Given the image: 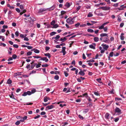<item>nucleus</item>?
<instances>
[{
	"mask_svg": "<svg viewBox=\"0 0 126 126\" xmlns=\"http://www.w3.org/2000/svg\"><path fill=\"white\" fill-rule=\"evenodd\" d=\"M24 19L25 22H29L30 23V24H29V25L31 26H32L33 25V22L36 20V19L33 17L29 18H24Z\"/></svg>",
	"mask_w": 126,
	"mask_h": 126,
	"instance_id": "obj_1",
	"label": "nucleus"
},
{
	"mask_svg": "<svg viewBox=\"0 0 126 126\" xmlns=\"http://www.w3.org/2000/svg\"><path fill=\"white\" fill-rule=\"evenodd\" d=\"M31 94L30 91H28L27 92H25L22 94V96H25L27 95H30Z\"/></svg>",
	"mask_w": 126,
	"mask_h": 126,
	"instance_id": "obj_2",
	"label": "nucleus"
},
{
	"mask_svg": "<svg viewBox=\"0 0 126 126\" xmlns=\"http://www.w3.org/2000/svg\"><path fill=\"white\" fill-rule=\"evenodd\" d=\"M101 46L103 47V48L106 50H107L109 47V46L104 44H102Z\"/></svg>",
	"mask_w": 126,
	"mask_h": 126,
	"instance_id": "obj_3",
	"label": "nucleus"
},
{
	"mask_svg": "<svg viewBox=\"0 0 126 126\" xmlns=\"http://www.w3.org/2000/svg\"><path fill=\"white\" fill-rule=\"evenodd\" d=\"M103 40L102 41L103 42H105L106 43H109L110 42V40L107 38H103Z\"/></svg>",
	"mask_w": 126,
	"mask_h": 126,
	"instance_id": "obj_4",
	"label": "nucleus"
},
{
	"mask_svg": "<svg viewBox=\"0 0 126 126\" xmlns=\"http://www.w3.org/2000/svg\"><path fill=\"white\" fill-rule=\"evenodd\" d=\"M39 60L44 61L45 62H47L48 61V59L46 57H41V59Z\"/></svg>",
	"mask_w": 126,
	"mask_h": 126,
	"instance_id": "obj_5",
	"label": "nucleus"
},
{
	"mask_svg": "<svg viewBox=\"0 0 126 126\" xmlns=\"http://www.w3.org/2000/svg\"><path fill=\"white\" fill-rule=\"evenodd\" d=\"M92 45H89V47L91 48L94 49H95V47L96 46V44L95 43H93L92 44Z\"/></svg>",
	"mask_w": 126,
	"mask_h": 126,
	"instance_id": "obj_6",
	"label": "nucleus"
},
{
	"mask_svg": "<svg viewBox=\"0 0 126 126\" xmlns=\"http://www.w3.org/2000/svg\"><path fill=\"white\" fill-rule=\"evenodd\" d=\"M54 107V106L53 105H51L50 106H47L46 107V110H49L50 109H52Z\"/></svg>",
	"mask_w": 126,
	"mask_h": 126,
	"instance_id": "obj_7",
	"label": "nucleus"
},
{
	"mask_svg": "<svg viewBox=\"0 0 126 126\" xmlns=\"http://www.w3.org/2000/svg\"><path fill=\"white\" fill-rule=\"evenodd\" d=\"M115 111L116 112H117L118 113H121V110L119 108L116 107L115 109Z\"/></svg>",
	"mask_w": 126,
	"mask_h": 126,
	"instance_id": "obj_8",
	"label": "nucleus"
},
{
	"mask_svg": "<svg viewBox=\"0 0 126 126\" xmlns=\"http://www.w3.org/2000/svg\"><path fill=\"white\" fill-rule=\"evenodd\" d=\"M55 5H53L49 8H47V10H48L49 11L51 10H53L55 9Z\"/></svg>",
	"mask_w": 126,
	"mask_h": 126,
	"instance_id": "obj_9",
	"label": "nucleus"
},
{
	"mask_svg": "<svg viewBox=\"0 0 126 126\" xmlns=\"http://www.w3.org/2000/svg\"><path fill=\"white\" fill-rule=\"evenodd\" d=\"M73 18H72L71 17H70L67 19L66 20V21L68 23H70V22L72 20H73Z\"/></svg>",
	"mask_w": 126,
	"mask_h": 126,
	"instance_id": "obj_10",
	"label": "nucleus"
},
{
	"mask_svg": "<svg viewBox=\"0 0 126 126\" xmlns=\"http://www.w3.org/2000/svg\"><path fill=\"white\" fill-rule=\"evenodd\" d=\"M32 51H33L35 53H39L40 52V51L37 49L34 48L31 50Z\"/></svg>",
	"mask_w": 126,
	"mask_h": 126,
	"instance_id": "obj_11",
	"label": "nucleus"
},
{
	"mask_svg": "<svg viewBox=\"0 0 126 126\" xmlns=\"http://www.w3.org/2000/svg\"><path fill=\"white\" fill-rule=\"evenodd\" d=\"M110 115V114L108 113H107L105 115V118L107 119H109V116Z\"/></svg>",
	"mask_w": 126,
	"mask_h": 126,
	"instance_id": "obj_12",
	"label": "nucleus"
},
{
	"mask_svg": "<svg viewBox=\"0 0 126 126\" xmlns=\"http://www.w3.org/2000/svg\"><path fill=\"white\" fill-rule=\"evenodd\" d=\"M100 36L101 37L104 36L108 37V36L107 34L106 33H102L100 34Z\"/></svg>",
	"mask_w": 126,
	"mask_h": 126,
	"instance_id": "obj_13",
	"label": "nucleus"
},
{
	"mask_svg": "<svg viewBox=\"0 0 126 126\" xmlns=\"http://www.w3.org/2000/svg\"><path fill=\"white\" fill-rule=\"evenodd\" d=\"M47 10V9H44L42 8H41L39 10V13H42L43 12H44L45 11H46Z\"/></svg>",
	"mask_w": 126,
	"mask_h": 126,
	"instance_id": "obj_14",
	"label": "nucleus"
},
{
	"mask_svg": "<svg viewBox=\"0 0 126 126\" xmlns=\"http://www.w3.org/2000/svg\"><path fill=\"white\" fill-rule=\"evenodd\" d=\"M79 74L81 75L82 76H84L85 75V73L84 72V71H82L81 70V71L79 72Z\"/></svg>",
	"mask_w": 126,
	"mask_h": 126,
	"instance_id": "obj_15",
	"label": "nucleus"
},
{
	"mask_svg": "<svg viewBox=\"0 0 126 126\" xmlns=\"http://www.w3.org/2000/svg\"><path fill=\"white\" fill-rule=\"evenodd\" d=\"M11 95H9V96L10 98L14 99H15L14 97V96L13 95V92H11Z\"/></svg>",
	"mask_w": 126,
	"mask_h": 126,
	"instance_id": "obj_16",
	"label": "nucleus"
},
{
	"mask_svg": "<svg viewBox=\"0 0 126 126\" xmlns=\"http://www.w3.org/2000/svg\"><path fill=\"white\" fill-rule=\"evenodd\" d=\"M67 38L65 37L63 38H61L60 40V41H63L62 42H63L64 41H65L67 40Z\"/></svg>",
	"mask_w": 126,
	"mask_h": 126,
	"instance_id": "obj_17",
	"label": "nucleus"
},
{
	"mask_svg": "<svg viewBox=\"0 0 126 126\" xmlns=\"http://www.w3.org/2000/svg\"><path fill=\"white\" fill-rule=\"evenodd\" d=\"M65 6L67 8H69L70 6V3L69 2H66V3Z\"/></svg>",
	"mask_w": 126,
	"mask_h": 126,
	"instance_id": "obj_18",
	"label": "nucleus"
},
{
	"mask_svg": "<svg viewBox=\"0 0 126 126\" xmlns=\"http://www.w3.org/2000/svg\"><path fill=\"white\" fill-rule=\"evenodd\" d=\"M124 35V34L123 33H122L121 34V35L120 36V39L121 40H123L124 39V37L123 36Z\"/></svg>",
	"mask_w": 126,
	"mask_h": 126,
	"instance_id": "obj_19",
	"label": "nucleus"
},
{
	"mask_svg": "<svg viewBox=\"0 0 126 126\" xmlns=\"http://www.w3.org/2000/svg\"><path fill=\"white\" fill-rule=\"evenodd\" d=\"M44 55L45 56L48 57V58H50L51 56L50 55V54L49 53H45Z\"/></svg>",
	"mask_w": 126,
	"mask_h": 126,
	"instance_id": "obj_20",
	"label": "nucleus"
},
{
	"mask_svg": "<svg viewBox=\"0 0 126 126\" xmlns=\"http://www.w3.org/2000/svg\"><path fill=\"white\" fill-rule=\"evenodd\" d=\"M36 64L37 63H34V64H32L31 66V68L29 69H33L36 65Z\"/></svg>",
	"mask_w": 126,
	"mask_h": 126,
	"instance_id": "obj_21",
	"label": "nucleus"
},
{
	"mask_svg": "<svg viewBox=\"0 0 126 126\" xmlns=\"http://www.w3.org/2000/svg\"><path fill=\"white\" fill-rule=\"evenodd\" d=\"M110 9V8L109 7H104V10H109Z\"/></svg>",
	"mask_w": 126,
	"mask_h": 126,
	"instance_id": "obj_22",
	"label": "nucleus"
},
{
	"mask_svg": "<svg viewBox=\"0 0 126 126\" xmlns=\"http://www.w3.org/2000/svg\"><path fill=\"white\" fill-rule=\"evenodd\" d=\"M99 38L97 37H94V40L95 42H97L99 40Z\"/></svg>",
	"mask_w": 126,
	"mask_h": 126,
	"instance_id": "obj_23",
	"label": "nucleus"
},
{
	"mask_svg": "<svg viewBox=\"0 0 126 126\" xmlns=\"http://www.w3.org/2000/svg\"><path fill=\"white\" fill-rule=\"evenodd\" d=\"M7 82L8 84H10L12 83V81L10 79H9L7 81Z\"/></svg>",
	"mask_w": 126,
	"mask_h": 126,
	"instance_id": "obj_24",
	"label": "nucleus"
},
{
	"mask_svg": "<svg viewBox=\"0 0 126 126\" xmlns=\"http://www.w3.org/2000/svg\"><path fill=\"white\" fill-rule=\"evenodd\" d=\"M87 31L88 32L91 33L93 32H94V31L93 30L90 29H88Z\"/></svg>",
	"mask_w": 126,
	"mask_h": 126,
	"instance_id": "obj_25",
	"label": "nucleus"
},
{
	"mask_svg": "<svg viewBox=\"0 0 126 126\" xmlns=\"http://www.w3.org/2000/svg\"><path fill=\"white\" fill-rule=\"evenodd\" d=\"M36 91V90L35 89H33L31 90V91L30 92L31 94H33Z\"/></svg>",
	"mask_w": 126,
	"mask_h": 126,
	"instance_id": "obj_26",
	"label": "nucleus"
},
{
	"mask_svg": "<svg viewBox=\"0 0 126 126\" xmlns=\"http://www.w3.org/2000/svg\"><path fill=\"white\" fill-rule=\"evenodd\" d=\"M93 16V14L91 12L89 13L87 15L88 17H90L92 16Z\"/></svg>",
	"mask_w": 126,
	"mask_h": 126,
	"instance_id": "obj_27",
	"label": "nucleus"
},
{
	"mask_svg": "<svg viewBox=\"0 0 126 126\" xmlns=\"http://www.w3.org/2000/svg\"><path fill=\"white\" fill-rule=\"evenodd\" d=\"M101 78L98 79H96V80L97 82H99V83H102V82H101Z\"/></svg>",
	"mask_w": 126,
	"mask_h": 126,
	"instance_id": "obj_28",
	"label": "nucleus"
},
{
	"mask_svg": "<svg viewBox=\"0 0 126 126\" xmlns=\"http://www.w3.org/2000/svg\"><path fill=\"white\" fill-rule=\"evenodd\" d=\"M82 95L84 96H85L87 99L88 98V94L87 93H85L83 94Z\"/></svg>",
	"mask_w": 126,
	"mask_h": 126,
	"instance_id": "obj_29",
	"label": "nucleus"
},
{
	"mask_svg": "<svg viewBox=\"0 0 126 126\" xmlns=\"http://www.w3.org/2000/svg\"><path fill=\"white\" fill-rule=\"evenodd\" d=\"M59 26L57 24H56L53 25V28H56L58 27Z\"/></svg>",
	"mask_w": 126,
	"mask_h": 126,
	"instance_id": "obj_30",
	"label": "nucleus"
},
{
	"mask_svg": "<svg viewBox=\"0 0 126 126\" xmlns=\"http://www.w3.org/2000/svg\"><path fill=\"white\" fill-rule=\"evenodd\" d=\"M98 28L99 29H103L104 27V25L102 24V25L100 26H98Z\"/></svg>",
	"mask_w": 126,
	"mask_h": 126,
	"instance_id": "obj_31",
	"label": "nucleus"
},
{
	"mask_svg": "<svg viewBox=\"0 0 126 126\" xmlns=\"http://www.w3.org/2000/svg\"><path fill=\"white\" fill-rule=\"evenodd\" d=\"M41 65V64L40 63H38V64L37 63L35 67L37 68L39 67H40Z\"/></svg>",
	"mask_w": 126,
	"mask_h": 126,
	"instance_id": "obj_32",
	"label": "nucleus"
},
{
	"mask_svg": "<svg viewBox=\"0 0 126 126\" xmlns=\"http://www.w3.org/2000/svg\"><path fill=\"white\" fill-rule=\"evenodd\" d=\"M56 32H53L50 33V35L51 36H53L55 34H56Z\"/></svg>",
	"mask_w": 126,
	"mask_h": 126,
	"instance_id": "obj_33",
	"label": "nucleus"
},
{
	"mask_svg": "<svg viewBox=\"0 0 126 126\" xmlns=\"http://www.w3.org/2000/svg\"><path fill=\"white\" fill-rule=\"evenodd\" d=\"M21 72H18L15 74V75L16 76H17L21 75Z\"/></svg>",
	"mask_w": 126,
	"mask_h": 126,
	"instance_id": "obj_34",
	"label": "nucleus"
},
{
	"mask_svg": "<svg viewBox=\"0 0 126 126\" xmlns=\"http://www.w3.org/2000/svg\"><path fill=\"white\" fill-rule=\"evenodd\" d=\"M59 77L57 75H56L54 77V78L55 79L57 80H58L59 79Z\"/></svg>",
	"mask_w": 126,
	"mask_h": 126,
	"instance_id": "obj_35",
	"label": "nucleus"
},
{
	"mask_svg": "<svg viewBox=\"0 0 126 126\" xmlns=\"http://www.w3.org/2000/svg\"><path fill=\"white\" fill-rule=\"evenodd\" d=\"M48 66V65L47 64H42V66L43 67H46Z\"/></svg>",
	"mask_w": 126,
	"mask_h": 126,
	"instance_id": "obj_36",
	"label": "nucleus"
},
{
	"mask_svg": "<svg viewBox=\"0 0 126 126\" xmlns=\"http://www.w3.org/2000/svg\"><path fill=\"white\" fill-rule=\"evenodd\" d=\"M90 22H91V24L92 25L94 24L97 23V22L95 21H90Z\"/></svg>",
	"mask_w": 126,
	"mask_h": 126,
	"instance_id": "obj_37",
	"label": "nucleus"
},
{
	"mask_svg": "<svg viewBox=\"0 0 126 126\" xmlns=\"http://www.w3.org/2000/svg\"><path fill=\"white\" fill-rule=\"evenodd\" d=\"M55 23V20H53L51 23V25H53Z\"/></svg>",
	"mask_w": 126,
	"mask_h": 126,
	"instance_id": "obj_38",
	"label": "nucleus"
},
{
	"mask_svg": "<svg viewBox=\"0 0 126 126\" xmlns=\"http://www.w3.org/2000/svg\"><path fill=\"white\" fill-rule=\"evenodd\" d=\"M33 57L35 58H37V59L39 58H41V57L40 56H33Z\"/></svg>",
	"mask_w": 126,
	"mask_h": 126,
	"instance_id": "obj_39",
	"label": "nucleus"
},
{
	"mask_svg": "<svg viewBox=\"0 0 126 126\" xmlns=\"http://www.w3.org/2000/svg\"><path fill=\"white\" fill-rule=\"evenodd\" d=\"M12 58L14 59H15L17 58V56L15 54L13 55L12 56Z\"/></svg>",
	"mask_w": 126,
	"mask_h": 126,
	"instance_id": "obj_40",
	"label": "nucleus"
},
{
	"mask_svg": "<svg viewBox=\"0 0 126 126\" xmlns=\"http://www.w3.org/2000/svg\"><path fill=\"white\" fill-rule=\"evenodd\" d=\"M48 101V98L46 97H45L44 99V101L45 102H47Z\"/></svg>",
	"mask_w": 126,
	"mask_h": 126,
	"instance_id": "obj_41",
	"label": "nucleus"
},
{
	"mask_svg": "<svg viewBox=\"0 0 126 126\" xmlns=\"http://www.w3.org/2000/svg\"><path fill=\"white\" fill-rule=\"evenodd\" d=\"M32 52L31 51H29L27 53V55L29 56L31 55L32 54Z\"/></svg>",
	"mask_w": 126,
	"mask_h": 126,
	"instance_id": "obj_42",
	"label": "nucleus"
},
{
	"mask_svg": "<svg viewBox=\"0 0 126 126\" xmlns=\"http://www.w3.org/2000/svg\"><path fill=\"white\" fill-rule=\"evenodd\" d=\"M89 110V109H85L83 111V112H84V113H86Z\"/></svg>",
	"mask_w": 126,
	"mask_h": 126,
	"instance_id": "obj_43",
	"label": "nucleus"
},
{
	"mask_svg": "<svg viewBox=\"0 0 126 126\" xmlns=\"http://www.w3.org/2000/svg\"><path fill=\"white\" fill-rule=\"evenodd\" d=\"M80 23H77L76 24L75 26L76 27H78L80 25Z\"/></svg>",
	"mask_w": 126,
	"mask_h": 126,
	"instance_id": "obj_44",
	"label": "nucleus"
},
{
	"mask_svg": "<svg viewBox=\"0 0 126 126\" xmlns=\"http://www.w3.org/2000/svg\"><path fill=\"white\" fill-rule=\"evenodd\" d=\"M64 74L66 77H67L68 75V74L67 73L66 71L64 72Z\"/></svg>",
	"mask_w": 126,
	"mask_h": 126,
	"instance_id": "obj_45",
	"label": "nucleus"
},
{
	"mask_svg": "<svg viewBox=\"0 0 126 126\" xmlns=\"http://www.w3.org/2000/svg\"><path fill=\"white\" fill-rule=\"evenodd\" d=\"M113 52H110L109 54V56L111 57H112L113 56Z\"/></svg>",
	"mask_w": 126,
	"mask_h": 126,
	"instance_id": "obj_46",
	"label": "nucleus"
},
{
	"mask_svg": "<svg viewBox=\"0 0 126 126\" xmlns=\"http://www.w3.org/2000/svg\"><path fill=\"white\" fill-rule=\"evenodd\" d=\"M20 123V122L19 121H17L15 123V124L17 125H18Z\"/></svg>",
	"mask_w": 126,
	"mask_h": 126,
	"instance_id": "obj_47",
	"label": "nucleus"
},
{
	"mask_svg": "<svg viewBox=\"0 0 126 126\" xmlns=\"http://www.w3.org/2000/svg\"><path fill=\"white\" fill-rule=\"evenodd\" d=\"M94 62V60H90L88 61H87V62Z\"/></svg>",
	"mask_w": 126,
	"mask_h": 126,
	"instance_id": "obj_48",
	"label": "nucleus"
},
{
	"mask_svg": "<svg viewBox=\"0 0 126 126\" xmlns=\"http://www.w3.org/2000/svg\"><path fill=\"white\" fill-rule=\"evenodd\" d=\"M117 20L118 21H121V19L120 16H119L118 17L117 19Z\"/></svg>",
	"mask_w": 126,
	"mask_h": 126,
	"instance_id": "obj_49",
	"label": "nucleus"
},
{
	"mask_svg": "<svg viewBox=\"0 0 126 126\" xmlns=\"http://www.w3.org/2000/svg\"><path fill=\"white\" fill-rule=\"evenodd\" d=\"M15 34L16 36H17V37L19 35L18 32V31H17L15 33Z\"/></svg>",
	"mask_w": 126,
	"mask_h": 126,
	"instance_id": "obj_50",
	"label": "nucleus"
},
{
	"mask_svg": "<svg viewBox=\"0 0 126 126\" xmlns=\"http://www.w3.org/2000/svg\"><path fill=\"white\" fill-rule=\"evenodd\" d=\"M13 47L16 48H17L18 47V46L16 44H14L13 45Z\"/></svg>",
	"mask_w": 126,
	"mask_h": 126,
	"instance_id": "obj_51",
	"label": "nucleus"
},
{
	"mask_svg": "<svg viewBox=\"0 0 126 126\" xmlns=\"http://www.w3.org/2000/svg\"><path fill=\"white\" fill-rule=\"evenodd\" d=\"M118 3H115L113 5V6L114 7H117L118 6Z\"/></svg>",
	"mask_w": 126,
	"mask_h": 126,
	"instance_id": "obj_52",
	"label": "nucleus"
},
{
	"mask_svg": "<svg viewBox=\"0 0 126 126\" xmlns=\"http://www.w3.org/2000/svg\"><path fill=\"white\" fill-rule=\"evenodd\" d=\"M86 24H84L80 25V27H84L86 26Z\"/></svg>",
	"mask_w": 126,
	"mask_h": 126,
	"instance_id": "obj_53",
	"label": "nucleus"
},
{
	"mask_svg": "<svg viewBox=\"0 0 126 126\" xmlns=\"http://www.w3.org/2000/svg\"><path fill=\"white\" fill-rule=\"evenodd\" d=\"M103 29L104 32H107V31L108 28L107 27H104Z\"/></svg>",
	"mask_w": 126,
	"mask_h": 126,
	"instance_id": "obj_54",
	"label": "nucleus"
},
{
	"mask_svg": "<svg viewBox=\"0 0 126 126\" xmlns=\"http://www.w3.org/2000/svg\"><path fill=\"white\" fill-rule=\"evenodd\" d=\"M115 99L116 100L118 101L121 100L122 99L121 98L119 97L116 98Z\"/></svg>",
	"mask_w": 126,
	"mask_h": 126,
	"instance_id": "obj_55",
	"label": "nucleus"
},
{
	"mask_svg": "<svg viewBox=\"0 0 126 126\" xmlns=\"http://www.w3.org/2000/svg\"><path fill=\"white\" fill-rule=\"evenodd\" d=\"M79 118L82 120L84 119V118L82 117V116L80 115H79Z\"/></svg>",
	"mask_w": 126,
	"mask_h": 126,
	"instance_id": "obj_56",
	"label": "nucleus"
},
{
	"mask_svg": "<svg viewBox=\"0 0 126 126\" xmlns=\"http://www.w3.org/2000/svg\"><path fill=\"white\" fill-rule=\"evenodd\" d=\"M36 71L35 70H33L30 73V74H34L36 73Z\"/></svg>",
	"mask_w": 126,
	"mask_h": 126,
	"instance_id": "obj_57",
	"label": "nucleus"
},
{
	"mask_svg": "<svg viewBox=\"0 0 126 126\" xmlns=\"http://www.w3.org/2000/svg\"><path fill=\"white\" fill-rule=\"evenodd\" d=\"M65 13V12L63 11H62L61 12V14L62 15L64 14Z\"/></svg>",
	"mask_w": 126,
	"mask_h": 126,
	"instance_id": "obj_58",
	"label": "nucleus"
},
{
	"mask_svg": "<svg viewBox=\"0 0 126 126\" xmlns=\"http://www.w3.org/2000/svg\"><path fill=\"white\" fill-rule=\"evenodd\" d=\"M94 94L98 96L99 95V94L98 93V92H94Z\"/></svg>",
	"mask_w": 126,
	"mask_h": 126,
	"instance_id": "obj_59",
	"label": "nucleus"
},
{
	"mask_svg": "<svg viewBox=\"0 0 126 126\" xmlns=\"http://www.w3.org/2000/svg\"><path fill=\"white\" fill-rule=\"evenodd\" d=\"M16 10L18 13H19L20 12V10L18 8H16Z\"/></svg>",
	"mask_w": 126,
	"mask_h": 126,
	"instance_id": "obj_60",
	"label": "nucleus"
},
{
	"mask_svg": "<svg viewBox=\"0 0 126 126\" xmlns=\"http://www.w3.org/2000/svg\"><path fill=\"white\" fill-rule=\"evenodd\" d=\"M81 6H79L78 7H77L76 8V10H77V11H78L79 9L80 8Z\"/></svg>",
	"mask_w": 126,
	"mask_h": 126,
	"instance_id": "obj_61",
	"label": "nucleus"
},
{
	"mask_svg": "<svg viewBox=\"0 0 126 126\" xmlns=\"http://www.w3.org/2000/svg\"><path fill=\"white\" fill-rule=\"evenodd\" d=\"M60 37V36L59 35H57L55 37V39H59Z\"/></svg>",
	"mask_w": 126,
	"mask_h": 126,
	"instance_id": "obj_62",
	"label": "nucleus"
},
{
	"mask_svg": "<svg viewBox=\"0 0 126 126\" xmlns=\"http://www.w3.org/2000/svg\"><path fill=\"white\" fill-rule=\"evenodd\" d=\"M46 114V112L44 111H43L41 112L40 114L41 115H43L45 114Z\"/></svg>",
	"mask_w": 126,
	"mask_h": 126,
	"instance_id": "obj_63",
	"label": "nucleus"
},
{
	"mask_svg": "<svg viewBox=\"0 0 126 126\" xmlns=\"http://www.w3.org/2000/svg\"><path fill=\"white\" fill-rule=\"evenodd\" d=\"M12 25L13 27H15L16 26V24L15 22H13L12 24Z\"/></svg>",
	"mask_w": 126,
	"mask_h": 126,
	"instance_id": "obj_64",
	"label": "nucleus"
}]
</instances>
